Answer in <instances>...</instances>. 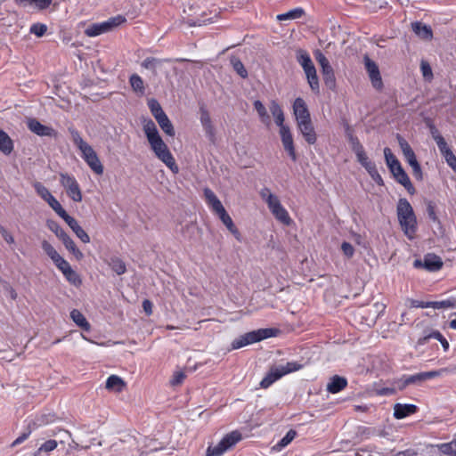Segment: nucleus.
<instances>
[{
	"label": "nucleus",
	"instance_id": "nucleus-1",
	"mask_svg": "<svg viewBox=\"0 0 456 456\" xmlns=\"http://www.w3.org/2000/svg\"><path fill=\"white\" fill-rule=\"evenodd\" d=\"M143 131L156 157L161 160L172 172L178 173L179 168L175 159L169 151L167 145L159 135L155 123L148 120L143 125Z\"/></svg>",
	"mask_w": 456,
	"mask_h": 456
},
{
	"label": "nucleus",
	"instance_id": "nucleus-2",
	"mask_svg": "<svg viewBox=\"0 0 456 456\" xmlns=\"http://www.w3.org/2000/svg\"><path fill=\"white\" fill-rule=\"evenodd\" d=\"M68 130L73 143L80 151L81 157L85 162L94 173L99 175H102L104 171L103 165L93 147L84 141L79 131L75 127H69Z\"/></svg>",
	"mask_w": 456,
	"mask_h": 456
},
{
	"label": "nucleus",
	"instance_id": "nucleus-3",
	"mask_svg": "<svg viewBox=\"0 0 456 456\" xmlns=\"http://www.w3.org/2000/svg\"><path fill=\"white\" fill-rule=\"evenodd\" d=\"M203 193H204V198H205L206 203L208 206V208H210V210L219 217V219L222 221V223L228 229V231L234 236V238L238 241L240 242L242 240V237H241V234H240L239 229L234 224L232 217L227 213V211L224 208L222 202L216 197L215 192L209 188H205L203 190Z\"/></svg>",
	"mask_w": 456,
	"mask_h": 456
},
{
	"label": "nucleus",
	"instance_id": "nucleus-4",
	"mask_svg": "<svg viewBox=\"0 0 456 456\" xmlns=\"http://www.w3.org/2000/svg\"><path fill=\"white\" fill-rule=\"evenodd\" d=\"M396 212L399 224L405 236L409 240H413L417 232L418 224L411 205L406 199H400Z\"/></svg>",
	"mask_w": 456,
	"mask_h": 456
},
{
	"label": "nucleus",
	"instance_id": "nucleus-5",
	"mask_svg": "<svg viewBox=\"0 0 456 456\" xmlns=\"http://www.w3.org/2000/svg\"><path fill=\"white\" fill-rule=\"evenodd\" d=\"M273 216L284 225H290L292 219L287 209L281 205L279 198L273 194L269 188L265 187L259 192Z\"/></svg>",
	"mask_w": 456,
	"mask_h": 456
},
{
	"label": "nucleus",
	"instance_id": "nucleus-6",
	"mask_svg": "<svg viewBox=\"0 0 456 456\" xmlns=\"http://www.w3.org/2000/svg\"><path fill=\"white\" fill-rule=\"evenodd\" d=\"M278 333L276 329H259L245 333L232 342V349H239L243 346L262 341L265 338L275 337Z\"/></svg>",
	"mask_w": 456,
	"mask_h": 456
},
{
	"label": "nucleus",
	"instance_id": "nucleus-7",
	"mask_svg": "<svg viewBox=\"0 0 456 456\" xmlns=\"http://www.w3.org/2000/svg\"><path fill=\"white\" fill-rule=\"evenodd\" d=\"M301 368L302 365L297 362H289L286 364L273 366L261 380L260 387L262 388H267L283 376L299 370Z\"/></svg>",
	"mask_w": 456,
	"mask_h": 456
},
{
	"label": "nucleus",
	"instance_id": "nucleus-8",
	"mask_svg": "<svg viewBox=\"0 0 456 456\" xmlns=\"http://www.w3.org/2000/svg\"><path fill=\"white\" fill-rule=\"evenodd\" d=\"M126 22V17L118 14L103 22L92 24L86 29L85 33L88 37H97L101 34L111 31Z\"/></svg>",
	"mask_w": 456,
	"mask_h": 456
},
{
	"label": "nucleus",
	"instance_id": "nucleus-9",
	"mask_svg": "<svg viewBox=\"0 0 456 456\" xmlns=\"http://www.w3.org/2000/svg\"><path fill=\"white\" fill-rule=\"evenodd\" d=\"M47 227L61 240L65 248L77 259L83 257V253L77 248L73 240L68 233L53 220L47 221Z\"/></svg>",
	"mask_w": 456,
	"mask_h": 456
},
{
	"label": "nucleus",
	"instance_id": "nucleus-10",
	"mask_svg": "<svg viewBox=\"0 0 456 456\" xmlns=\"http://www.w3.org/2000/svg\"><path fill=\"white\" fill-rule=\"evenodd\" d=\"M240 439L241 435L237 431H233L226 435L216 445L209 446L207 451V456H222Z\"/></svg>",
	"mask_w": 456,
	"mask_h": 456
},
{
	"label": "nucleus",
	"instance_id": "nucleus-11",
	"mask_svg": "<svg viewBox=\"0 0 456 456\" xmlns=\"http://www.w3.org/2000/svg\"><path fill=\"white\" fill-rule=\"evenodd\" d=\"M60 183L64 187L68 196L75 202H81L83 196L76 178L67 173L60 174Z\"/></svg>",
	"mask_w": 456,
	"mask_h": 456
},
{
	"label": "nucleus",
	"instance_id": "nucleus-12",
	"mask_svg": "<svg viewBox=\"0 0 456 456\" xmlns=\"http://www.w3.org/2000/svg\"><path fill=\"white\" fill-rule=\"evenodd\" d=\"M456 373V366L443 368L437 370H431L426 372H419L413 375H406L409 386L410 385H420L428 379L440 377L444 374Z\"/></svg>",
	"mask_w": 456,
	"mask_h": 456
},
{
	"label": "nucleus",
	"instance_id": "nucleus-13",
	"mask_svg": "<svg viewBox=\"0 0 456 456\" xmlns=\"http://www.w3.org/2000/svg\"><path fill=\"white\" fill-rule=\"evenodd\" d=\"M415 268H423L428 272H436L443 266V261L440 256L435 254H427L423 259H415L413 262Z\"/></svg>",
	"mask_w": 456,
	"mask_h": 456
},
{
	"label": "nucleus",
	"instance_id": "nucleus-14",
	"mask_svg": "<svg viewBox=\"0 0 456 456\" xmlns=\"http://www.w3.org/2000/svg\"><path fill=\"white\" fill-rule=\"evenodd\" d=\"M33 187L37 195L48 203L53 210L58 215L64 208L61 203L53 196L50 191L40 182H35Z\"/></svg>",
	"mask_w": 456,
	"mask_h": 456
},
{
	"label": "nucleus",
	"instance_id": "nucleus-15",
	"mask_svg": "<svg viewBox=\"0 0 456 456\" xmlns=\"http://www.w3.org/2000/svg\"><path fill=\"white\" fill-rule=\"evenodd\" d=\"M364 64L372 86L381 90L383 88V82L378 65L368 56L364 57Z\"/></svg>",
	"mask_w": 456,
	"mask_h": 456
},
{
	"label": "nucleus",
	"instance_id": "nucleus-16",
	"mask_svg": "<svg viewBox=\"0 0 456 456\" xmlns=\"http://www.w3.org/2000/svg\"><path fill=\"white\" fill-rule=\"evenodd\" d=\"M58 216L61 217L66 224L70 227V229L74 232L78 239L81 240L84 243H88L90 241L89 235L86 232V231L78 224L77 221L70 216L65 209L61 210Z\"/></svg>",
	"mask_w": 456,
	"mask_h": 456
},
{
	"label": "nucleus",
	"instance_id": "nucleus-17",
	"mask_svg": "<svg viewBox=\"0 0 456 456\" xmlns=\"http://www.w3.org/2000/svg\"><path fill=\"white\" fill-rule=\"evenodd\" d=\"M297 126L308 144L312 145L317 142V134L311 118L297 122Z\"/></svg>",
	"mask_w": 456,
	"mask_h": 456
},
{
	"label": "nucleus",
	"instance_id": "nucleus-18",
	"mask_svg": "<svg viewBox=\"0 0 456 456\" xmlns=\"http://www.w3.org/2000/svg\"><path fill=\"white\" fill-rule=\"evenodd\" d=\"M281 140L284 150L293 161L297 160L294 140L289 126H282L280 130Z\"/></svg>",
	"mask_w": 456,
	"mask_h": 456
},
{
	"label": "nucleus",
	"instance_id": "nucleus-19",
	"mask_svg": "<svg viewBox=\"0 0 456 456\" xmlns=\"http://www.w3.org/2000/svg\"><path fill=\"white\" fill-rule=\"evenodd\" d=\"M28 127L31 132L39 136L55 137L57 134L56 131L53 127L41 124L36 118L28 120Z\"/></svg>",
	"mask_w": 456,
	"mask_h": 456
},
{
	"label": "nucleus",
	"instance_id": "nucleus-20",
	"mask_svg": "<svg viewBox=\"0 0 456 456\" xmlns=\"http://www.w3.org/2000/svg\"><path fill=\"white\" fill-rule=\"evenodd\" d=\"M292 108H293V114L295 116L297 122L311 118L309 110H308L307 105L303 98H301V97L296 98L293 102Z\"/></svg>",
	"mask_w": 456,
	"mask_h": 456
},
{
	"label": "nucleus",
	"instance_id": "nucleus-21",
	"mask_svg": "<svg viewBox=\"0 0 456 456\" xmlns=\"http://www.w3.org/2000/svg\"><path fill=\"white\" fill-rule=\"evenodd\" d=\"M346 135L349 143L351 144L352 151L356 155L357 160H360L362 158L365 157L367 154L363 146L360 142L359 139L354 134V132L349 126H347L346 128Z\"/></svg>",
	"mask_w": 456,
	"mask_h": 456
},
{
	"label": "nucleus",
	"instance_id": "nucleus-22",
	"mask_svg": "<svg viewBox=\"0 0 456 456\" xmlns=\"http://www.w3.org/2000/svg\"><path fill=\"white\" fill-rule=\"evenodd\" d=\"M410 305L411 307H419V308H434V309H442L448 308L453 305V302L452 300H442V301H419V300H409Z\"/></svg>",
	"mask_w": 456,
	"mask_h": 456
},
{
	"label": "nucleus",
	"instance_id": "nucleus-23",
	"mask_svg": "<svg viewBox=\"0 0 456 456\" xmlns=\"http://www.w3.org/2000/svg\"><path fill=\"white\" fill-rule=\"evenodd\" d=\"M303 69L305 73L306 79L311 90L314 94H318L320 93V83L314 65L313 64L309 67H305Z\"/></svg>",
	"mask_w": 456,
	"mask_h": 456
},
{
	"label": "nucleus",
	"instance_id": "nucleus-24",
	"mask_svg": "<svg viewBox=\"0 0 456 456\" xmlns=\"http://www.w3.org/2000/svg\"><path fill=\"white\" fill-rule=\"evenodd\" d=\"M396 138H397L399 146L402 150V152H403L405 161L409 165L418 161L416 155H415L413 150L411 149V145L409 144V142L400 134H397Z\"/></svg>",
	"mask_w": 456,
	"mask_h": 456
},
{
	"label": "nucleus",
	"instance_id": "nucleus-25",
	"mask_svg": "<svg viewBox=\"0 0 456 456\" xmlns=\"http://www.w3.org/2000/svg\"><path fill=\"white\" fill-rule=\"evenodd\" d=\"M417 411V406L410 403H395L394 406V417L397 419H402L408 417Z\"/></svg>",
	"mask_w": 456,
	"mask_h": 456
},
{
	"label": "nucleus",
	"instance_id": "nucleus-26",
	"mask_svg": "<svg viewBox=\"0 0 456 456\" xmlns=\"http://www.w3.org/2000/svg\"><path fill=\"white\" fill-rule=\"evenodd\" d=\"M14 3L19 6H31L37 11H44L50 7L53 4V0H14Z\"/></svg>",
	"mask_w": 456,
	"mask_h": 456
},
{
	"label": "nucleus",
	"instance_id": "nucleus-27",
	"mask_svg": "<svg viewBox=\"0 0 456 456\" xmlns=\"http://www.w3.org/2000/svg\"><path fill=\"white\" fill-rule=\"evenodd\" d=\"M105 263L118 275L124 274L126 272V265L119 256H111L105 259Z\"/></svg>",
	"mask_w": 456,
	"mask_h": 456
},
{
	"label": "nucleus",
	"instance_id": "nucleus-28",
	"mask_svg": "<svg viewBox=\"0 0 456 456\" xmlns=\"http://www.w3.org/2000/svg\"><path fill=\"white\" fill-rule=\"evenodd\" d=\"M413 32L422 39L430 40L433 37V31L431 28L419 21L411 24Z\"/></svg>",
	"mask_w": 456,
	"mask_h": 456
},
{
	"label": "nucleus",
	"instance_id": "nucleus-29",
	"mask_svg": "<svg viewBox=\"0 0 456 456\" xmlns=\"http://www.w3.org/2000/svg\"><path fill=\"white\" fill-rule=\"evenodd\" d=\"M347 385V380L340 376L335 375L327 385V390L331 394H337L343 390Z\"/></svg>",
	"mask_w": 456,
	"mask_h": 456
},
{
	"label": "nucleus",
	"instance_id": "nucleus-30",
	"mask_svg": "<svg viewBox=\"0 0 456 456\" xmlns=\"http://www.w3.org/2000/svg\"><path fill=\"white\" fill-rule=\"evenodd\" d=\"M13 151V142L10 136L0 129V151L4 155H9Z\"/></svg>",
	"mask_w": 456,
	"mask_h": 456
},
{
	"label": "nucleus",
	"instance_id": "nucleus-31",
	"mask_svg": "<svg viewBox=\"0 0 456 456\" xmlns=\"http://www.w3.org/2000/svg\"><path fill=\"white\" fill-rule=\"evenodd\" d=\"M200 122L201 125L206 131V134L213 136L214 135V126L212 125L211 118L208 110L204 107L200 108Z\"/></svg>",
	"mask_w": 456,
	"mask_h": 456
},
{
	"label": "nucleus",
	"instance_id": "nucleus-32",
	"mask_svg": "<svg viewBox=\"0 0 456 456\" xmlns=\"http://www.w3.org/2000/svg\"><path fill=\"white\" fill-rule=\"evenodd\" d=\"M431 451L436 452H439L444 454L452 455L456 453V438L450 443L440 444L431 446Z\"/></svg>",
	"mask_w": 456,
	"mask_h": 456
},
{
	"label": "nucleus",
	"instance_id": "nucleus-33",
	"mask_svg": "<svg viewBox=\"0 0 456 456\" xmlns=\"http://www.w3.org/2000/svg\"><path fill=\"white\" fill-rule=\"evenodd\" d=\"M70 318L76 323V325H77L82 330L86 331L90 330V323L87 322V320L80 311L73 309L70 312Z\"/></svg>",
	"mask_w": 456,
	"mask_h": 456
},
{
	"label": "nucleus",
	"instance_id": "nucleus-34",
	"mask_svg": "<svg viewBox=\"0 0 456 456\" xmlns=\"http://www.w3.org/2000/svg\"><path fill=\"white\" fill-rule=\"evenodd\" d=\"M253 105L258 114L260 121L266 126H269L271 125V118L265 105L259 100H256Z\"/></svg>",
	"mask_w": 456,
	"mask_h": 456
},
{
	"label": "nucleus",
	"instance_id": "nucleus-35",
	"mask_svg": "<svg viewBox=\"0 0 456 456\" xmlns=\"http://www.w3.org/2000/svg\"><path fill=\"white\" fill-rule=\"evenodd\" d=\"M125 387L124 380L117 376L111 375L106 380V388L115 392H120Z\"/></svg>",
	"mask_w": 456,
	"mask_h": 456
},
{
	"label": "nucleus",
	"instance_id": "nucleus-36",
	"mask_svg": "<svg viewBox=\"0 0 456 456\" xmlns=\"http://www.w3.org/2000/svg\"><path fill=\"white\" fill-rule=\"evenodd\" d=\"M427 126L429 129L432 138L436 142L438 149L444 148V145H446L447 142H445L444 138L442 136L436 126L434 125V123L431 120H428Z\"/></svg>",
	"mask_w": 456,
	"mask_h": 456
},
{
	"label": "nucleus",
	"instance_id": "nucleus-37",
	"mask_svg": "<svg viewBox=\"0 0 456 456\" xmlns=\"http://www.w3.org/2000/svg\"><path fill=\"white\" fill-rule=\"evenodd\" d=\"M162 131L169 136L175 135V128L167 114H163L159 118H156Z\"/></svg>",
	"mask_w": 456,
	"mask_h": 456
},
{
	"label": "nucleus",
	"instance_id": "nucleus-38",
	"mask_svg": "<svg viewBox=\"0 0 456 456\" xmlns=\"http://www.w3.org/2000/svg\"><path fill=\"white\" fill-rule=\"evenodd\" d=\"M305 15V10L302 7H297L295 9L289 10L287 12L278 14L276 19L280 21L287 20H296L303 17Z\"/></svg>",
	"mask_w": 456,
	"mask_h": 456
},
{
	"label": "nucleus",
	"instance_id": "nucleus-39",
	"mask_svg": "<svg viewBox=\"0 0 456 456\" xmlns=\"http://www.w3.org/2000/svg\"><path fill=\"white\" fill-rule=\"evenodd\" d=\"M441 154L444 158L447 165L455 172L456 174V156L453 154L452 151L448 147V145H444V148L439 149Z\"/></svg>",
	"mask_w": 456,
	"mask_h": 456
},
{
	"label": "nucleus",
	"instance_id": "nucleus-40",
	"mask_svg": "<svg viewBox=\"0 0 456 456\" xmlns=\"http://www.w3.org/2000/svg\"><path fill=\"white\" fill-rule=\"evenodd\" d=\"M395 179L398 183L402 184L411 195H413L415 193L416 190L405 171L396 175Z\"/></svg>",
	"mask_w": 456,
	"mask_h": 456
},
{
	"label": "nucleus",
	"instance_id": "nucleus-41",
	"mask_svg": "<svg viewBox=\"0 0 456 456\" xmlns=\"http://www.w3.org/2000/svg\"><path fill=\"white\" fill-rule=\"evenodd\" d=\"M129 83L131 85L132 89L134 92L139 93L141 94H144V92H145L144 82L139 75H137V74L131 75L129 77Z\"/></svg>",
	"mask_w": 456,
	"mask_h": 456
},
{
	"label": "nucleus",
	"instance_id": "nucleus-42",
	"mask_svg": "<svg viewBox=\"0 0 456 456\" xmlns=\"http://www.w3.org/2000/svg\"><path fill=\"white\" fill-rule=\"evenodd\" d=\"M324 83L330 88H334L336 86V77L333 68L331 66L322 69Z\"/></svg>",
	"mask_w": 456,
	"mask_h": 456
},
{
	"label": "nucleus",
	"instance_id": "nucleus-43",
	"mask_svg": "<svg viewBox=\"0 0 456 456\" xmlns=\"http://www.w3.org/2000/svg\"><path fill=\"white\" fill-rule=\"evenodd\" d=\"M168 61H170L169 59L160 60V59H156L154 57H147L142 62V67H143L146 69H151V70L155 71L156 68L159 65H160L163 62H168Z\"/></svg>",
	"mask_w": 456,
	"mask_h": 456
},
{
	"label": "nucleus",
	"instance_id": "nucleus-44",
	"mask_svg": "<svg viewBox=\"0 0 456 456\" xmlns=\"http://www.w3.org/2000/svg\"><path fill=\"white\" fill-rule=\"evenodd\" d=\"M297 61L303 69L314 64L309 53L302 49L297 52Z\"/></svg>",
	"mask_w": 456,
	"mask_h": 456
},
{
	"label": "nucleus",
	"instance_id": "nucleus-45",
	"mask_svg": "<svg viewBox=\"0 0 456 456\" xmlns=\"http://www.w3.org/2000/svg\"><path fill=\"white\" fill-rule=\"evenodd\" d=\"M358 162L366 169L370 176L379 172L376 164L370 160L367 155L358 160Z\"/></svg>",
	"mask_w": 456,
	"mask_h": 456
},
{
	"label": "nucleus",
	"instance_id": "nucleus-46",
	"mask_svg": "<svg viewBox=\"0 0 456 456\" xmlns=\"http://www.w3.org/2000/svg\"><path fill=\"white\" fill-rule=\"evenodd\" d=\"M295 436H296V431H294V430L288 431L287 434L276 444L274 448L279 451L283 449L284 447H286L289 444H290L292 442V440L295 438Z\"/></svg>",
	"mask_w": 456,
	"mask_h": 456
},
{
	"label": "nucleus",
	"instance_id": "nucleus-47",
	"mask_svg": "<svg viewBox=\"0 0 456 456\" xmlns=\"http://www.w3.org/2000/svg\"><path fill=\"white\" fill-rule=\"evenodd\" d=\"M148 106L155 119L165 114V111L162 110L159 102L155 99H151L148 102Z\"/></svg>",
	"mask_w": 456,
	"mask_h": 456
},
{
	"label": "nucleus",
	"instance_id": "nucleus-48",
	"mask_svg": "<svg viewBox=\"0 0 456 456\" xmlns=\"http://www.w3.org/2000/svg\"><path fill=\"white\" fill-rule=\"evenodd\" d=\"M384 156H385L386 163H387L389 170L391 168H393L394 167L397 166L398 164H400L397 158L393 154L391 150L387 147H386L384 149Z\"/></svg>",
	"mask_w": 456,
	"mask_h": 456
},
{
	"label": "nucleus",
	"instance_id": "nucleus-49",
	"mask_svg": "<svg viewBox=\"0 0 456 456\" xmlns=\"http://www.w3.org/2000/svg\"><path fill=\"white\" fill-rule=\"evenodd\" d=\"M428 338H435V339L438 340V342L441 343L444 351H447L449 349L448 341L439 331H437V330L432 331L428 336H426L424 338V339H428Z\"/></svg>",
	"mask_w": 456,
	"mask_h": 456
},
{
	"label": "nucleus",
	"instance_id": "nucleus-50",
	"mask_svg": "<svg viewBox=\"0 0 456 456\" xmlns=\"http://www.w3.org/2000/svg\"><path fill=\"white\" fill-rule=\"evenodd\" d=\"M58 444L55 440H48L45 442L37 450L35 456H38L42 452H50L57 447Z\"/></svg>",
	"mask_w": 456,
	"mask_h": 456
},
{
	"label": "nucleus",
	"instance_id": "nucleus-51",
	"mask_svg": "<svg viewBox=\"0 0 456 456\" xmlns=\"http://www.w3.org/2000/svg\"><path fill=\"white\" fill-rule=\"evenodd\" d=\"M420 70L422 73L423 77L428 80L431 81L433 79V72L431 66L427 61H421L420 62Z\"/></svg>",
	"mask_w": 456,
	"mask_h": 456
},
{
	"label": "nucleus",
	"instance_id": "nucleus-52",
	"mask_svg": "<svg viewBox=\"0 0 456 456\" xmlns=\"http://www.w3.org/2000/svg\"><path fill=\"white\" fill-rule=\"evenodd\" d=\"M46 30H47V27L45 24L37 22V23L32 24V26L30 27L29 32L31 34H34L37 37H40L45 34Z\"/></svg>",
	"mask_w": 456,
	"mask_h": 456
},
{
	"label": "nucleus",
	"instance_id": "nucleus-53",
	"mask_svg": "<svg viewBox=\"0 0 456 456\" xmlns=\"http://www.w3.org/2000/svg\"><path fill=\"white\" fill-rule=\"evenodd\" d=\"M233 69L242 77L246 78L248 77V71L244 67V64L238 59L232 61Z\"/></svg>",
	"mask_w": 456,
	"mask_h": 456
},
{
	"label": "nucleus",
	"instance_id": "nucleus-54",
	"mask_svg": "<svg viewBox=\"0 0 456 456\" xmlns=\"http://www.w3.org/2000/svg\"><path fill=\"white\" fill-rule=\"evenodd\" d=\"M314 55L322 69L331 66L326 56L320 50L314 51Z\"/></svg>",
	"mask_w": 456,
	"mask_h": 456
},
{
	"label": "nucleus",
	"instance_id": "nucleus-55",
	"mask_svg": "<svg viewBox=\"0 0 456 456\" xmlns=\"http://www.w3.org/2000/svg\"><path fill=\"white\" fill-rule=\"evenodd\" d=\"M69 280L71 279L72 275H75V272L71 269L70 265L64 259L63 262L57 266Z\"/></svg>",
	"mask_w": 456,
	"mask_h": 456
},
{
	"label": "nucleus",
	"instance_id": "nucleus-56",
	"mask_svg": "<svg viewBox=\"0 0 456 456\" xmlns=\"http://www.w3.org/2000/svg\"><path fill=\"white\" fill-rule=\"evenodd\" d=\"M185 379V373L182 370H177L173 374L170 383L172 386H178L183 383Z\"/></svg>",
	"mask_w": 456,
	"mask_h": 456
},
{
	"label": "nucleus",
	"instance_id": "nucleus-57",
	"mask_svg": "<svg viewBox=\"0 0 456 456\" xmlns=\"http://www.w3.org/2000/svg\"><path fill=\"white\" fill-rule=\"evenodd\" d=\"M427 213L430 220L439 223L438 216L436 213V206L432 201H429L427 205Z\"/></svg>",
	"mask_w": 456,
	"mask_h": 456
},
{
	"label": "nucleus",
	"instance_id": "nucleus-58",
	"mask_svg": "<svg viewBox=\"0 0 456 456\" xmlns=\"http://www.w3.org/2000/svg\"><path fill=\"white\" fill-rule=\"evenodd\" d=\"M42 248L51 259L58 253L47 240H43Z\"/></svg>",
	"mask_w": 456,
	"mask_h": 456
},
{
	"label": "nucleus",
	"instance_id": "nucleus-59",
	"mask_svg": "<svg viewBox=\"0 0 456 456\" xmlns=\"http://www.w3.org/2000/svg\"><path fill=\"white\" fill-rule=\"evenodd\" d=\"M341 249L344 255L347 257H352L354 253V248L349 242L344 241L341 245Z\"/></svg>",
	"mask_w": 456,
	"mask_h": 456
},
{
	"label": "nucleus",
	"instance_id": "nucleus-60",
	"mask_svg": "<svg viewBox=\"0 0 456 456\" xmlns=\"http://www.w3.org/2000/svg\"><path fill=\"white\" fill-rule=\"evenodd\" d=\"M0 233H1L2 237H3V239L8 244H13L14 243L13 236L3 225H0Z\"/></svg>",
	"mask_w": 456,
	"mask_h": 456
},
{
	"label": "nucleus",
	"instance_id": "nucleus-61",
	"mask_svg": "<svg viewBox=\"0 0 456 456\" xmlns=\"http://www.w3.org/2000/svg\"><path fill=\"white\" fill-rule=\"evenodd\" d=\"M412 168V174L414 175V177L417 179V180H421L422 179V170H421V167L419 165V163L418 161L412 163L410 165Z\"/></svg>",
	"mask_w": 456,
	"mask_h": 456
},
{
	"label": "nucleus",
	"instance_id": "nucleus-62",
	"mask_svg": "<svg viewBox=\"0 0 456 456\" xmlns=\"http://www.w3.org/2000/svg\"><path fill=\"white\" fill-rule=\"evenodd\" d=\"M270 111L272 112L273 118L283 112L281 107L276 101H272L270 103Z\"/></svg>",
	"mask_w": 456,
	"mask_h": 456
},
{
	"label": "nucleus",
	"instance_id": "nucleus-63",
	"mask_svg": "<svg viewBox=\"0 0 456 456\" xmlns=\"http://www.w3.org/2000/svg\"><path fill=\"white\" fill-rule=\"evenodd\" d=\"M394 384L395 385L397 389L403 390L406 387L409 386L406 375L402 376L400 379L395 380Z\"/></svg>",
	"mask_w": 456,
	"mask_h": 456
},
{
	"label": "nucleus",
	"instance_id": "nucleus-64",
	"mask_svg": "<svg viewBox=\"0 0 456 456\" xmlns=\"http://www.w3.org/2000/svg\"><path fill=\"white\" fill-rule=\"evenodd\" d=\"M142 308L147 315H151L152 314V304L150 300H143Z\"/></svg>",
	"mask_w": 456,
	"mask_h": 456
}]
</instances>
